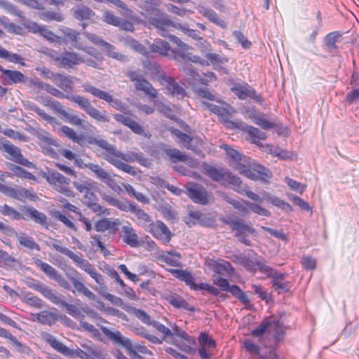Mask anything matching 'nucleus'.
I'll return each instance as SVG.
<instances>
[{
	"instance_id": "obj_1",
	"label": "nucleus",
	"mask_w": 359,
	"mask_h": 359,
	"mask_svg": "<svg viewBox=\"0 0 359 359\" xmlns=\"http://www.w3.org/2000/svg\"><path fill=\"white\" fill-rule=\"evenodd\" d=\"M90 143L95 144L99 147L104 149V158L117 169L133 176L136 175L137 172L134 167L120 160L114 159V154L116 153L118 150L115 146L111 144L105 140H97L95 138H93V140L90 141Z\"/></svg>"
},
{
	"instance_id": "obj_2",
	"label": "nucleus",
	"mask_w": 359,
	"mask_h": 359,
	"mask_svg": "<svg viewBox=\"0 0 359 359\" xmlns=\"http://www.w3.org/2000/svg\"><path fill=\"white\" fill-rule=\"evenodd\" d=\"M90 143L95 144L99 147L104 149V158L117 169L133 176L136 175L137 172L134 167L120 160L114 159V154L116 153L118 150L115 146L111 144L105 140H97L95 138H93V140L90 141Z\"/></svg>"
},
{
	"instance_id": "obj_3",
	"label": "nucleus",
	"mask_w": 359,
	"mask_h": 359,
	"mask_svg": "<svg viewBox=\"0 0 359 359\" xmlns=\"http://www.w3.org/2000/svg\"><path fill=\"white\" fill-rule=\"evenodd\" d=\"M70 101L76 103L89 116L98 122L109 123L110 117L105 110H98L94 107L90 101L81 95H70L67 97Z\"/></svg>"
},
{
	"instance_id": "obj_4",
	"label": "nucleus",
	"mask_w": 359,
	"mask_h": 359,
	"mask_svg": "<svg viewBox=\"0 0 359 359\" xmlns=\"http://www.w3.org/2000/svg\"><path fill=\"white\" fill-rule=\"evenodd\" d=\"M205 173L213 181L221 182L223 185L231 184L236 187L240 188L242 185L241 179L233 175L231 172L226 170H219L210 165H205L204 168Z\"/></svg>"
},
{
	"instance_id": "obj_5",
	"label": "nucleus",
	"mask_w": 359,
	"mask_h": 359,
	"mask_svg": "<svg viewBox=\"0 0 359 359\" xmlns=\"http://www.w3.org/2000/svg\"><path fill=\"white\" fill-rule=\"evenodd\" d=\"M142 15L150 25L161 32L167 30L172 25L168 15L156 7L149 6L142 13Z\"/></svg>"
},
{
	"instance_id": "obj_6",
	"label": "nucleus",
	"mask_w": 359,
	"mask_h": 359,
	"mask_svg": "<svg viewBox=\"0 0 359 359\" xmlns=\"http://www.w3.org/2000/svg\"><path fill=\"white\" fill-rule=\"evenodd\" d=\"M230 90L240 99L250 98L256 102L262 103L263 98L257 93L256 90L245 82H238L234 80L229 81Z\"/></svg>"
},
{
	"instance_id": "obj_7",
	"label": "nucleus",
	"mask_w": 359,
	"mask_h": 359,
	"mask_svg": "<svg viewBox=\"0 0 359 359\" xmlns=\"http://www.w3.org/2000/svg\"><path fill=\"white\" fill-rule=\"evenodd\" d=\"M83 35L93 44L103 47L104 50L106 51L107 56L122 62H126L129 60L127 55L117 52L116 50V48L114 45L104 41L101 37L98 36L95 34L84 32Z\"/></svg>"
},
{
	"instance_id": "obj_8",
	"label": "nucleus",
	"mask_w": 359,
	"mask_h": 359,
	"mask_svg": "<svg viewBox=\"0 0 359 359\" xmlns=\"http://www.w3.org/2000/svg\"><path fill=\"white\" fill-rule=\"evenodd\" d=\"M82 87L86 93H88L94 97L104 100L116 110L125 111L126 105L121 100L114 99L113 96L109 93L102 90L88 83H83Z\"/></svg>"
},
{
	"instance_id": "obj_9",
	"label": "nucleus",
	"mask_w": 359,
	"mask_h": 359,
	"mask_svg": "<svg viewBox=\"0 0 359 359\" xmlns=\"http://www.w3.org/2000/svg\"><path fill=\"white\" fill-rule=\"evenodd\" d=\"M42 176L50 184L53 185L57 191L63 194L66 196H71L72 195V191L68 186L70 180L67 177L57 171H49L47 173L44 172Z\"/></svg>"
},
{
	"instance_id": "obj_10",
	"label": "nucleus",
	"mask_w": 359,
	"mask_h": 359,
	"mask_svg": "<svg viewBox=\"0 0 359 359\" xmlns=\"http://www.w3.org/2000/svg\"><path fill=\"white\" fill-rule=\"evenodd\" d=\"M187 196L193 202L203 205L209 204L212 201V197L209 195L205 188L202 185L191 182L186 186Z\"/></svg>"
},
{
	"instance_id": "obj_11",
	"label": "nucleus",
	"mask_w": 359,
	"mask_h": 359,
	"mask_svg": "<svg viewBox=\"0 0 359 359\" xmlns=\"http://www.w3.org/2000/svg\"><path fill=\"white\" fill-rule=\"evenodd\" d=\"M1 149L7 154L5 155L7 159L27 168L33 166V163L23 156L20 149L5 138H3Z\"/></svg>"
},
{
	"instance_id": "obj_12",
	"label": "nucleus",
	"mask_w": 359,
	"mask_h": 359,
	"mask_svg": "<svg viewBox=\"0 0 359 359\" xmlns=\"http://www.w3.org/2000/svg\"><path fill=\"white\" fill-rule=\"evenodd\" d=\"M53 241L54 242L49 244V246H51L57 252L65 255L69 258L72 259L74 263H76L80 268L84 270L87 273H88V271H91L95 269L93 266L88 260L83 259L81 255H76L67 248L60 245L57 243L59 242L58 241Z\"/></svg>"
},
{
	"instance_id": "obj_13",
	"label": "nucleus",
	"mask_w": 359,
	"mask_h": 359,
	"mask_svg": "<svg viewBox=\"0 0 359 359\" xmlns=\"http://www.w3.org/2000/svg\"><path fill=\"white\" fill-rule=\"evenodd\" d=\"M145 231L150 233L156 239L161 240L163 244H168L172 236L168 227L161 221L149 223Z\"/></svg>"
},
{
	"instance_id": "obj_14",
	"label": "nucleus",
	"mask_w": 359,
	"mask_h": 359,
	"mask_svg": "<svg viewBox=\"0 0 359 359\" xmlns=\"http://www.w3.org/2000/svg\"><path fill=\"white\" fill-rule=\"evenodd\" d=\"M101 330L111 341L124 347L129 354L133 353L134 344L130 339L123 337L119 331L113 332L106 327H102Z\"/></svg>"
},
{
	"instance_id": "obj_15",
	"label": "nucleus",
	"mask_w": 359,
	"mask_h": 359,
	"mask_svg": "<svg viewBox=\"0 0 359 359\" xmlns=\"http://www.w3.org/2000/svg\"><path fill=\"white\" fill-rule=\"evenodd\" d=\"M184 221L189 227L196 224L205 227L210 226L213 222L212 219L198 210L191 211L189 216L184 218Z\"/></svg>"
},
{
	"instance_id": "obj_16",
	"label": "nucleus",
	"mask_w": 359,
	"mask_h": 359,
	"mask_svg": "<svg viewBox=\"0 0 359 359\" xmlns=\"http://www.w3.org/2000/svg\"><path fill=\"white\" fill-rule=\"evenodd\" d=\"M81 274L76 270H72V274L68 275V278L73 284L74 288L89 299L95 300L96 296L81 281Z\"/></svg>"
},
{
	"instance_id": "obj_17",
	"label": "nucleus",
	"mask_w": 359,
	"mask_h": 359,
	"mask_svg": "<svg viewBox=\"0 0 359 359\" xmlns=\"http://www.w3.org/2000/svg\"><path fill=\"white\" fill-rule=\"evenodd\" d=\"M43 338L52 348L64 355L72 356L74 355L73 350L69 348L63 343L58 341L53 335L49 333H45L43 335Z\"/></svg>"
},
{
	"instance_id": "obj_18",
	"label": "nucleus",
	"mask_w": 359,
	"mask_h": 359,
	"mask_svg": "<svg viewBox=\"0 0 359 359\" xmlns=\"http://www.w3.org/2000/svg\"><path fill=\"white\" fill-rule=\"evenodd\" d=\"M80 55L77 53L65 51L55 58V62L62 67H72L79 64Z\"/></svg>"
},
{
	"instance_id": "obj_19",
	"label": "nucleus",
	"mask_w": 359,
	"mask_h": 359,
	"mask_svg": "<svg viewBox=\"0 0 359 359\" xmlns=\"http://www.w3.org/2000/svg\"><path fill=\"white\" fill-rule=\"evenodd\" d=\"M118 219L111 220V218H102L94 224V228L97 232L109 231V233H115L120 225Z\"/></svg>"
},
{
	"instance_id": "obj_20",
	"label": "nucleus",
	"mask_w": 359,
	"mask_h": 359,
	"mask_svg": "<svg viewBox=\"0 0 359 359\" xmlns=\"http://www.w3.org/2000/svg\"><path fill=\"white\" fill-rule=\"evenodd\" d=\"M197 11L203 17L221 28L226 29L227 27V23L224 20L219 18L216 12L212 9L203 6H198Z\"/></svg>"
},
{
	"instance_id": "obj_21",
	"label": "nucleus",
	"mask_w": 359,
	"mask_h": 359,
	"mask_svg": "<svg viewBox=\"0 0 359 359\" xmlns=\"http://www.w3.org/2000/svg\"><path fill=\"white\" fill-rule=\"evenodd\" d=\"M60 32L64 34V37H62V44L70 43L76 49L83 48V44L79 41V32L69 27H64Z\"/></svg>"
},
{
	"instance_id": "obj_22",
	"label": "nucleus",
	"mask_w": 359,
	"mask_h": 359,
	"mask_svg": "<svg viewBox=\"0 0 359 359\" xmlns=\"http://www.w3.org/2000/svg\"><path fill=\"white\" fill-rule=\"evenodd\" d=\"M182 69L187 75V81L190 84L199 83L203 85H207L209 82L207 79L202 78L200 74L195 71L193 65L190 63L184 62Z\"/></svg>"
},
{
	"instance_id": "obj_23",
	"label": "nucleus",
	"mask_w": 359,
	"mask_h": 359,
	"mask_svg": "<svg viewBox=\"0 0 359 359\" xmlns=\"http://www.w3.org/2000/svg\"><path fill=\"white\" fill-rule=\"evenodd\" d=\"M123 233V241L131 247L136 248L140 245L139 237L135 230L130 226H123L121 227Z\"/></svg>"
},
{
	"instance_id": "obj_24",
	"label": "nucleus",
	"mask_w": 359,
	"mask_h": 359,
	"mask_svg": "<svg viewBox=\"0 0 359 359\" xmlns=\"http://www.w3.org/2000/svg\"><path fill=\"white\" fill-rule=\"evenodd\" d=\"M34 288L37 291L40 292L46 298L49 299L53 304L59 305V304L61 303L62 299L61 297L46 285L41 283H38L35 284Z\"/></svg>"
},
{
	"instance_id": "obj_25",
	"label": "nucleus",
	"mask_w": 359,
	"mask_h": 359,
	"mask_svg": "<svg viewBox=\"0 0 359 359\" xmlns=\"http://www.w3.org/2000/svg\"><path fill=\"white\" fill-rule=\"evenodd\" d=\"M74 77L57 74L53 79V83L66 93H71L73 90Z\"/></svg>"
},
{
	"instance_id": "obj_26",
	"label": "nucleus",
	"mask_w": 359,
	"mask_h": 359,
	"mask_svg": "<svg viewBox=\"0 0 359 359\" xmlns=\"http://www.w3.org/2000/svg\"><path fill=\"white\" fill-rule=\"evenodd\" d=\"M6 76L4 78V82L6 85H13L18 83H25L27 77L22 72L16 70L5 71Z\"/></svg>"
},
{
	"instance_id": "obj_27",
	"label": "nucleus",
	"mask_w": 359,
	"mask_h": 359,
	"mask_svg": "<svg viewBox=\"0 0 359 359\" xmlns=\"http://www.w3.org/2000/svg\"><path fill=\"white\" fill-rule=\"evenodd\" d=\"M13 235L15 236L20 245H22L29 250H40L39 245L34 241L32 237L29 236L22 232L18 233L15 230L14 232H11V234H10V236Z\"/></svg>"
},
{
	"instance_id": "obj_28",
	"label": "nucleus",
	"mask_w": 359,
	"mask_h": 359,
	"mask_svg": "<svg viewBox=\"0 0 359 359\" xmlns=\"http://www.w3.org/2000/svg\"><path fill=\"white\" fill-rule=\"evenodd\" d=\"M273 332V339L276 343L280 341L285 336V327L280 320L270 318V332Z\"/></svg>"
},
{
	"instance_id": "obj_29",
	"label": "nucleus",
	"mask_w": 359,
	"mask_h": 359,
	"mask_svg": "<svg viewBox=\"0 0 359 359\" xmlns=\"http://www.w3.org/2000/svg\"><path fill=\"white\" fill-rule=\"evenodd\" d=\"M98 198L95 194H94L90 189L88 191L83 194L82 202L83 204L90 208L94 212H101L102 206L97 203Z\"/></svg>"
},
{
	"instance_id": "obj_30",
	"label": "nucleus",
	"mask_w": 359,
	"mask_h": 359,
	"mask_svg": "<svg viewBox=\"0 0 359 359\" xmlns=\"http://www.w3.org/2000/svg\"><path fill=\"white\" fill-rule=\"evenodd\" d=\"M21 210L24 214L27 215V219L30 218L35 222L42 225L46 223V215L44 213L38 211L35 208L29 206H24Z\"/></svg>"
},
{
	"instance_id": "obj_31",
	"label": "nucleus",
	"mask_w": 359,
	"mask_h": 359,
	"mask_svg": "<svg viewBox=\"0 0 359 359\" xmlns=\"http://www.w3.org/2000/svg\"><path fill=\"white\" fill-rule=\"evenodd\" d=\"M168 90L173 96L184 97L186 95L185 89L180 86L174 79L171 77H163Z\"/></svg>"
},
{
	"instance_id": "obj_32",
	"label": "nucleus",
	"mask_w": 359,
	"mask_h": 359,
	"mask_svg": "<svg viewBox=\"0 0 359 359\" xmlns=\"http://www.w3.org/2000/svg\"><path fill=\"white\" fill-rule=\"evenodd\" d=\"M181 257V255L179 252L174 251L163 252L159 256V259L161 261L172 266H180Z\"/></svg>"
},
{
	"instance_id": "obj_33",
	"label": "nucleus",
	"mask_w": 359,
	"mask_h": 359,
	"mask_svg": "<svg viewBox=\"0 0 359 359\" xmlns=\"http://www.w3.org/2000/svg\"><path fill=\"white\" fill-rule=\"evenodd\" d=\"M250 118L255 124L264 130H269L271 128H276L278 126L277 123L266 120L264 114L252 113L250 115Z\"/></svg>"
},
{
	"instance_id": "obj_34",
	"label": "nucleus",
	"mask_w": 359,
	"mask_h": 359,
	"mask_svg": "<svg viewBox=\"0 0 359 359\" xmlns=\"http://www.w3.org/2000/svg\"><path fill=\"white\" fill-rule=\"evenodd\" d=\"M0 213L4 216L8 217L11 219H27L26 214H24V212L21 213L16 210L15 209H14L13 208L6 204H4V205H0Z\"/></svg>"
},
{
	"instance_id": "obj_35",
	"label": "nucleus",
	"mask_w": 359,
	"mask_h": 359,
	"mask_svg": "<svg viewBox=\"0 0 359 359\" xmlns=\"http://www.w3.org/2000/svg\"><path fill=\"white\" fill-rule=\"evenodd\" d=\"M36 320L43 325H51L57 320V316L55 313L48 311H42L34 315Z\"/></svg>"
},
{
	"instance_id": "obj_36",
	"label": "nucleus",
	"mask_w": 359,
	"mask_h": 359,
	"mask_svg": "<svg viewBox=\"0 0 359 359\" xmlns=\"http://www.w3.org/2000/svg\"><path fill=\"white\" fill-rule=\"evenodd\" d=\"M232 231H235V235H240L243 233H256V230L254 227L248 225L243 219L239 218L238 217Z\"/></svg>"
},
{
	"instance_id": "obj_37",
	"label": "nucleus",
	"mask_w": 359,
	"mask_h": 359,
	"mask_svg": "<svg viewBox=\"0 0 359 359\" xmlns=\"http://www.w3.org/2000/svg\"><path fill=\"white\" fill-rule=\"evenodd\" d=\"M125 44L137 51V53L144 55L147 57H149L150 52L147 50V48L138 42L137 40L134 39L130 36L126 37L125 39Z\"/></svg>"
},
{
	"instance_id": "obj_38",
	"label": "nucleus",
	"mask_w": 359,
	"mask_h": 359,
	"mask_svg": "<svg viewBox=\"0 0 359 359\" xmlns=\"http://www.w3.org/2000/svg\"><path fill=\"white\" fill-rule=\"evenodd\" d=\"M170 48L169 43L162 39L155 40L154 42L150 45V50L151 53H158L162 55H166Z\"/></svg>"
},
{
	"instance_id": "obj_39",
	"label": "nucleus",
	"mask_w": 359,
	"mask_h": 359,
	"mask_svg": "<svg viewBox=\"0 0 359 359\" xmlns=\"http://www.w3.org/2000/svg\"><path fill=\"white\" fill-rule=\"evenodd\" d=\"M135 88L138 90H142L147 94L151 98L157 97V91L152 85L144 79L135 83Z\"/></svg>"
},
{
	"instance_id": "obj_40",
	"label": "nucleus",
	"mask_w": 359,
	"mask_h": 359,
	"mask_svg": "<svg viewBox=\"0 0 359 359\" xmlns=\"http://www.w3.org/2000/svg\"><path fill=\"white\" fill-rule=\"evenodd\" d=\"M163 152L174 163L180 161L184 162L188 159V156L183 154L177 149L165 148L163 149Z\"/></svg>"
},
{
	"instance_id": "obj_41",
	"label": "nucleus",
	"mask_w": 359,
	"mask_h": 359,
	"mask_svg": "<svg viewBox=\"0 0 359 359\" xmlns=\"http://www.w3.org/2000/svg\"><path fill=\"white\" fill-rule=\"evenodd\" d=\"M83 347L88 352V359H109L107 351L95 346H83Z\"/></svg>"
},
{
	"instance_id": "obj_42",
	"label": "nucleus",
	"mask_w": 359,
	"mask_h": 359,
	"mask_svg": "<svg viewBox=\"0 0 359 359\" xmlns=\"http://www.w3.org/2000/svg\"><path fill=\"white\" fill-rule=\"evenodd\" d=\"M175 58L178 60L179 61H184V62L187 63H189V62H193L195 63H198L201 65H209L206 60L201 59L198 56H190L182 51H177L176 53H175Z\"/></svg>"
},
{
	"instance_id": "obj_43",
	"label": "nucleus",
	"mask_w": 359,
	"mask_h": 359,
	"mask_svg": "<svg viewBox=\"0 0 359 359\" xmlns=\"http://www.w3.org/2000/svg\"><path fill=\"white\" fill-rule=\"evenodd\" d=\"M170 271L175 278L184 281L187 285L191 287L194 278L190 272L180 269H171Z\"/></svg>"
},
{
	"instance_id": "obj_44",
	"label": "nucleus",
	"mask_w": 359,
	"mask_h": 359,
	"mask_svg": "<svg viewBox=\"0 0 359 359\" xmlns=\"http://www.w3.org/2000/svg\"><path fill=\"white\" fill-rule=\"evenodd\" d=\"M133 213L135 215L138 219L139 224L144 228L145 230V227L149 225V223H152L151 217L146 213L143 210L135 206Z\"/></svg>"
},
{
	"instance_id": "obj_45",
	"label": "nucleus",
	"mask_w": 359,
	"mask_h": 359,
	"mask_svg": "<svg viewBox=\"0 0 359 359\" xmlns=\"http://www.w3.org/2000/svg\"><path fill=\"white\" fill-rule=\"evenodd\" d=\"M85 167L90 170L91 172L94 173V175L96 178L99 179L102 182L107 177L109 172L100 166L98 164H95L93 163H88L85 164Z\"/></svg>"
},
{
	"instance_id": "obj_46",
	"label": "nucleus",
	"mask_w": 359,
	"mask_h": 359,
	"mask_svg": "<svg viewBox=\"0 0 359 359\" xmlns=\"http://www.w3.org/2000/svg\"><path fill=\"white\" fill-rule=\"evenodd\" d=\"M93 15V11L85 6H78L74 9V16L80 20L90 19Z\"/></svg>"
},
{
	"instance_id": "obj_47",
	"label": "nucleus",
	"mask_w": 359,
	"mask_h": 359,
	"mask_svg": "<svg viewBox=\"0 0 359 359\" xmlns=\"http://www.w3.org/2000/svg\"><path fill=\"white\" fill-rule=\"evenodd\" d=\"M242 130L248 133L251 140L255 139L264 140L266 138V135L265 133L252 126L245 125L242 126Z\"/></svg>"
},
{
	"instance_id": "obj_48",
	"label": "nucleus",
	"mask_w": 359,
	"mask_h": 359,
	"mask_svg": "<svg viewBox=\"0 0 359 359\" xmlns=\"http://www.w3.org/2000/svg\"><path fill=\"white\" fill-rule=\"evenodd\" d=\"M270 332V318L264 319L255 329H254L251 334L253 337H260L264 334Z\"/></svg>"
},
{
	"instance_id": "obj_49",
	"label": "nucleus",
	"mask_w": 359,
	"mask_h": 359,
	"mask_svg": "<svg viewBox=\"0 0 359 359\" xmlns=\"http://www.w3.org/2000/svg\"><path fill=\"white\" fill-rule=\"evenodd\" d=\"M36 265L43 271L48 276L52 279H55L59 274L57 271L50 264L41 261V259H36L35 261Z\"/></svg>"
},
{
	"instance_id": "obj_50",
	"label": "nucleus",
	"mask_w": 359,
	"mask_h": 359,
	"mask_svg": "<svg viewBox=\"0 0 359 359\" xmlns=\"http://www.w3.org/2000/svg\"><path fill=\"white\" fill-rule=\"evenodd\" d=\"M38 31L42 36L51 42H55L60 45H61L63 42V40H62V36H57L52 31L49 30L45 27H39Z\"/></svg>"
},
{
	"instance_id": "obj_51",
	"label": "nucleus",
	"mask_w": 359,
	"mask_h": 359,
	"mask_svg": "<svg viewBox=\"0 0 359 359\" xmlns=\"http://www.w3.org/2000/svg\"><path fill=\"white\" fill-rule=\"evenodd\" d=\"M60 131L69 139L72 140L73 142L79 143L81 141H83L84 136L83 135H78L71 128L67 126H62L60 128Z\"/></svg>"
},
{
	"instance_id": "obj_52",
	"label": "nucleus",
	"mask_w": 359,
	"mask_h": 359,
	"mask_svg": "<svg viewBox=\"0 0 359 359\" xmlns=\"http://www.w3.org/2000/svg\"><path fill=\"white\" fill-rule=\"evenodd\" d=\"M97 2H104V1H109L110 3H112L115 6H116L118 8H121L122 10L121 11V14L126 18H131L133 16V11L128 8L127 5L123 3L121 0H95Z\"/></svg>"
},
{
	"instance_id": "obj_53",
	"label": "nucleus",
	"mask_w": 359,
	"mask_h": 359,
	"mask_svg": "<svg viewBox=\"0 0 359 359\" xmlns=\"http://www.w3.org/2000/svg\"><path fill=\"white\" fill-rule=\"evenodd\" d=\"M0 57L6 59L11 62L23 64V62H22L23 60V58L20 55L16 53H11L8 50L3 48L1 46Z\"/></svg>"
},
{
	"instance_id": "obj_54",
	"label": "nucleus",
	"mask_w": 359,
	"mask_h": 359,
	"mask_svg": "<svg viewBox=\"0 0 359 359\" xmlns=\"http://www.w3.org/2000/svg\"><path fill=\"white\" fill-rule=\"evenodd\" d=\"M214 271L216 273L225 276L230 275L233 269L231 264L228 262H224L222 263H216L214 266Z\"/></svg>"
},
{
	"instance_id": "obj_55",
	"label": "nucleus",
	"mask_w": 359,
	"mask_h": 359,
	"mask_svg": "<svg viewBox=\"0 0 359 359\" xmlns=\"http://www.w3.org/2000/svg\"><path fill=\"white\" fill-rule=\"evenodd\" d=\"M170 304L176 308H182L188 311H194L189 304L180 296H171L169 300Z\"/></svg>"
},
{
	"instance_id": "obj_56",
	"label": "nucleus",
	"mask_w": 359,
	"mask_h": 359,
	"mask_svg": "<svg viewBox=\"0 0 359 359\" xmlns=\"http://www.w3.org/2000/svg\"><path fill=\"white\" fill-rule=\"evenodd\" d=\"M267 201L286 212H290L292 210V206L288 203L275 196L268 197Z\"/></svg>"
},
{
	"instance_id": "obj_57",
	"label": "nucleus",
	"mask_w": 359,
	"mask_h": 359,
	"mask_svg": "<svg viewBox=\"0 0 359 359\" xmlns=\"http://www.w3.org/2000/svg\"><path fill=\"white\" fill-rule=\"evenodd\" d=\"M11 170L17 176L29 180H35L36 177L30 172L15 165H11Z\"/></svg>"
},
{
	"instance_id": "obj_58",
	"label": "nucleus",
	"mask_w": 359,
	"mask_h": 359,
	"mask_svg": "<svg viewBox=\"0 0 359 359\" xmlns=\"http://www.w3.org/2000/svg\"><path fill=\"white\" fill-rule=\"evenodd\" d=\"M244 203L245 204L246 206L249 208V209L251 211H252L255 213H257L259 215L266 217H269L271 215V212L268 210L262 208V206L257 203H252L249 201H244Z\"/></svg>"
},
{
	"instance_id": "obj_59",
	"label": "nucleus",
	"mask_w": 359,
	"mask_h": 359,
	"mask_svg": "<svg viewBox=\"0 0 359 359\" xmlns=\"http://www.w3.org/2000/svg\"><path fill=\"white\" fill-rule=\"evenodd\" d=\"M341 36V34L337 32H332L327 34L324 40L325 45L330 49H336V43Z\"/></svg>"
},
{
	"instance_id": "obj_60",
	"label": "nucleus",
	"mask_w": 359,
	"mask_h": 359,
	"mask_svg": "<svg viewBox=\"0 0 359 359\" xmlns=\"http://www.w3.org/2000/svg\"><path fill=\"white\" fill-rule=\"evenodd\" d=\"M23 301L26 304L38 309L43 307V301L31 293L25 294L23 297Z\"/></svg>"
},
{
	"instance_id": "obj_61",
	"label": "nucleus",
	"mask_w": 359,
	"mask_h": 359,
	"mask_svg": "<svg viewBox=\"0 0 359 359\" xmlns=\"http://www.w3.org/2000/svg\"><path fill=\"white\" fill-rule=\"evenodd\" d=\"M272 287L278 293L286 292L290 291V284L289 282H283V280H272Z\"/></svg>"
},
{
	"instance_id": "obj_62",
	"label": "nucleus",
	"mask_w": 359,
	"mask_h": 359,
	"mask_svg": "<svg viewBox=\"0 0 359 359\" xmlns=\"http://www.w3.org/2000/svg\"><path fill=\"white\" fill-rule=\"evenodd\" d=\"M133 314L136 318L140 320L142 323L152 325L154 320H151L150 316L143 310L139 309H134Z\"/></svg>"
},
{
	"instance_id": "obj_63",
	"label": "nucleus",
	"mask_w": 359,
	"mask_h": 359,
	"mask_svg": "<svg viewBox=\"0 0 359 359\" xmlns=\"http://www.w3.org/2000/svg\"><path fill=\"white\" fill-rule=\"evenodd\" d=\"M255 264L257 269L260 272L266 274L268 277L269 276V275L273 274V269L270 267L269 266H267L266 264V261L264 259H261L255 261Z\"/></svg>"
},
{
	"instance_id": "obj_64",
	"label": "nucleus",
	"mask_w": 359,
	"mask_h": 359,
	"mask_svg": "<svg viewBox=\"0 0 359 359\" xmlns=\"http://www.w3.org/2000/svg\"><path fill=\"white\" fill-rule=\"evenodd\" d=\"M243 347L250 354H256L258 356L260 354L261 348L258 345L249 339H246L243 341Z\"/></svg>"
}]
</instances>
